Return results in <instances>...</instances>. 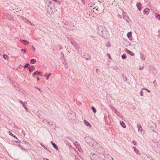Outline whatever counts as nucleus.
<instances>
[{
	"mask_svg": "<svg viewBox=\"0 0 160 160\" xmlns=\"http://www.w3.org/2000/svg\"><path fill=\"white\" fill-rule=\"evenodd\" d=\"M85 140L86 142L93 149L96 150H100L103 149L101 147L100 144H98L95 140L89 137L85 138Z\"/></svg>",
	"mask_w": 160,
	"mask_h": 160,
	"instance_id": "obj_1",
	"label": "nucleus"
},
{
	"mask_svg": "<svg viewBox=\"0 0 160 160\" xmlns=\"http://www.w3.org/2000/svg\"><path fill=\"white\" fill-rule=\"evenodd\" d=\"M49 3L50 4V5L48 6L47 12L49 14L51 15L53 13V10L55 9V7L51 2H49Z\"/></svg>",
	"mask_w": 160,
	"mask_h": 160,
	"instance_id": "obj_2",
	"label": "nucleus"
},
{
	"mask_svg": "<svg viewBox=\"0 0 160 160\" xmlns=\"http://www.w3.org/2000/svg\"><path fill=\"white\" fill-rule=\"evenodd\" d=\"M106 29L105 27L103 26H100L98 27L97 30L98 34L101 35L102 34L103 32Z\"/></svg>",
	"mask_w": 160,
	"mask_h": 160,
	"instance_id": "obj_3",
	"label": "nucleus"
},
{
	"mask_svg": "<svg viewBox=\"0 0 160 160\" xmlns=\"http://www.w3.org/2000/svg\"><path fill=\"white\" fill-rule=\"evenodd\" d=\"M101 35L104 38H109V34L108 32L106 29L103 32L102 34Z\"/></svg>",
	"mask_w": 160,
	"mask_h": 160,
	"instance_id": "obj_4",
	"label": "nucleus"
},
{
	"mask_svg": "<svg viewBox=\"0 0 160 160\" xmlns=\"http://www.w3.org/2000/svg\"><path fill=\"white\" fill-rule=\"evenodd\" d=\"M20 41L21 42L24 44L25 45H28L29 43V42L28 41L25 40H22L20 39Z\"/></svg>",
	"mask_w": 160,
	"mask_h": 160,
	"instance_id": "obj_5",
	"label": "nucleus"
},
{
	"mask_svg": "<svg viewBox=\"0 0 160 160\" xmlns=\"http://www.w3.org/2000/svg\"><path fill=\"white\" fill-rule=\"evenodd\" d=\"M137 127L138 128V131L139 132H142V131H143L142 128L140 125L139 124H137Z\"/></svg>",
	"mask_w": 160,
	"mask_h": 160,
	"instance_id": "obj_6",
	"label": "nucleus"
},
{
	"mask_svg": "<svg viewBox=\"0 0 160 160\" xmlns=\"http://www.w3.org/2000/svg\"><path fill=\"white\" fill-rule=\"evenodd\" d=\"M125 51L127 53L129 54L131 56H133L134 55V54L132 52L130 51L127 48L126 49Z\"/></svg>",
	"mask_w": 160,
	"mask_h": 160,
	"instance_id": "obj_7",
	"label": "nucleus"
},
{
	"mask_svg": "<svg viewBox=\"0 0 160 160\" xmlns=\"http://www.w3.org/2000/svg\"><path fill=\"white\" fill-rule=\"evenodd\" d=\"M136 6L139 10L140 11L141 9V7H142V5L139 2H138Z\"/></svg>",
	"mask_w": 160,
	"mask_h": 160,
	"instance_id": "obj_8",
	"label": "nucleus"
},
{
	"mask_svg": "<svg viewBox=\"0 0 160 160\" xmlns=\"http://www.w3.org/2000/svg\"><path fill=\"white\" fill-rule=\"evenodd\" d=\"M84 122L87 126H88L90 128H91L92 127L91 125L90 124L89 122L87 121L86 120H84Z\"/></svg>",
	"mask_w": 160,
	"mask_h": 160,
	"instance_id": "obj_9",
	"label": "nucleus"
},
{
	"mask_svg": "<svg viewBox=\"0 0 160 160\" xmlns=\"http://www.w3.org/2000/svg\"><path fill=\"white\" fill-rule=\"evenodd\" d=\"M149 9L148 8H146L144 10V13L148 15L149 12Z\"/></svg>",
	"mask_w": 160,
	"mask_h": 160,
	"instance_id": "obj_10",
	"label": "nucleus"
},
{
	"mask_svg": "<svg viewBox=\"0 0 160 160\" xmlns=\"http://www.w3.org/2000/svg\"><path fill=\"white\" fill-rule=\"evenodd\" d=\"M84 58L87 60H90L91 59V56L89 54H87L84 56Z\"/></svg>",
	"mask_w": 160,
	"mask_h": 160,
	"instance_id": "obj_11",
	"label": "nucleus"
},
{
	"mask_svg": "<svg viewBox=\"0 0 160 160\" xmlns=\"http://www.w3.org/2000/svg\"><path fill=\"white\" fill-rule=\"evenodd\" d=\"M120 123L121 125L124 128H126V126L124 123V122L122 121H121L120 122Z\"/></svg>",
	"mask_w": 160,
	"mask_h": 160,
	"instance_id": "obj_12",
	"label": "nucleus"
},
{
	"mask_svg": "<svg viewBox=\"0 0 160 160\" xmlns=\"http://www.w3.org/2000/svg\"><path fill=\"white\" fill-rule=\"evenodd\" d=\"M35 68L34 66L32 65L29 66L28 68V69L29 70V71L30 72H31L33 69H34Z\"/></svg>",
	"mask_w": 160,
	"mask_h": 160,
	"instance_id": "obj_13",
	"label": "nucleus"
},
{
	"mask_svg": "<svg viewBox=\"0 0 160 160\" xmlns=\"http://www.w3.org/2000/svg\"><path fill=\"white\" fill-rule=\"evenodd\" d=\"M155 15L156 18L157 19L160 20V15L158 13H156L155 14Z\"/></svg>",
	"mask_w": 160,
	"mask_h": 160,
	"instance_id": "obj_14",
	"label": "nucleus"
},
{
	"mask_svg": "<svg viewBox=\"0 0 160 160\" xmlns=\"http://www.w3.org/2000/svg\"><path fill=\"white\" fill-rule=\"evenodd\" d=\"M152 124L153 126L151 127L150 128L152 130L154 131L155 129L156 128V126L155 123L152 122Z\"/></svg>",
	"mask_w": 160,
	"mask_h": 160,
	"instance_id": "obj_15",
	"label": "nucleus"
},
{
	"mask_svg": "<svg viewBox=\"0 0 160 160\" xmlns=\"http://www.w3.org/2000/svg\"><path fill=\"white\" fill-rule=\"evenodd\" d=\"M133 148L136 154H138L139 155H140V154L139 153V150L135 147H133Z\"/></svg>",
	"mask_w": 160,
	"mask_h": 160,
	"instance_id": "obj_16",
	"label": "nucleus"
},
{
	"mask_svg": "<svg viewBox=\"0 0 160 160\" xmlns=\"http://www.w3.org/2000/svg\"><path fill=\"white\" fill-rule=\"evenodd\" d=\"M140 58L143 61H144L145 59V57L143 55L142 53H141L140 54Z\"/></svg>",
	"mask_w": 160,
	"mask_h": 160,
	"instance_id": "obj_17",
	"label": "nucleus"
},
{
	"mask_svg": "<svg viewBox=\"0 0 160 160\" xmlns=\"http://www.w3.org/2000/svg\"><path fill=\"white\" fill-rule=\"evenodd\" d=\"M111 109H112V110L113 111H114V112H115L116 114H117V113H118V110H117V109H115L114 108H113V107H112L111 108Z\"/></svg>",
	"mask_w": 160,
	"mask_h": 160,
	"instance_id": "obj_18",
	"label": "nucleus"
},
{
	"mask_svg": "<svg viewBox=\"0 0 160 160\" xmlns=\"http://www.w3.org/2000/svg\"><path fill=\"white\" fill-rule=\"evenodd\" d=\"M40 72L38 71L35 72L33 74H32L33 76H36L37 74H40Z\"/></svg>",
	"mask_w": 160,
	"mask_h": 160,
	"instance_id": "obj_19",
	"label": "nucleus"
},
{
	"mask_svg": "<svg viewBox=\"0 0 160 160\" xmlns=\"http://www.w3.org/2000/svg\"><path fill=\"white\" fill-rule=\"evenodd\" d=\"M127 36L129 38H130L131 37V36H132L131 32H128V33L127 34Z\"/></svg>",
	"mask_w": 160,
	"mask_h": 160,
	"instance_id": "obj_20",
	"label": "nucleus"
},
{
	"mask_svg": "<svg viewBox=\"0 0 160 160\" xmlns=\"http://www.w3.org/2000/svg\"><path fill=\"white\" fill-rule=\"evenodd\" d=\"M52 145L53 147V148L56 149H57V150H58V148L57 147V145L55 143H52Z\"/></svg>",
	"mask_w": 160,
	"mask_h": 160,
	"instance_id": "obj_21",
	"label": "nucleus"
},
{
	"mask_svg": "<svg viewBox=\"0 0 160 160\" xmlns=\"http://www.w3.org/2000/svg\"><path fill=\"white\" fill-rule=\"evenodd\" d=\"M36 60L35 59H33L31 60L30 62L32 64H34L35 62H36Z\"/></svg>",
	"mask_w": 160,
	"mask_h": 160,
	"instance_id": "obj_22",
	"label": "nucleus"
},
{
	"mask_svg": "<svg viewBox=\"0 0 160 160\" xmlns=\"http://www.w3.org/2000/svg\"><path fill=\"white\" fill-rule=\"evenodd\" d=\"M106 160H114L113 158L110 156H108V159Z\"/></svg>",
	"mask_w": 160,
	"mask_h": 160,
	"instance_id": "obj_23",
	"label": "nucleus"
},
{
	"mask_svg": "<svg viewBox=\"0 0 160 160\" xmlns=\"http://www.w3.org/2000/svg\"><path fill=\"white\" fill-rule=\"evenodd\" d=\"M27 102L25 101L23 102V103L22 104L23 107L24 108L26 107V105L27 104Z\"/></svg>",
	"mask_w": 160,
	"mask_h": 160,
	"instance_id": "obj_24",
	"label": "nucleus"
},
{
	"mask_svg": "<svg viewBox=\"0 0 160 160\" xmlns=\"http://www.w3.org/2000/svg\"><path fill=\"white\" fill-rule=\"evenodd\" d=\"M73 46L76 48H78L77 44L75 42L74 43V44H73Z\"/></svg>",
	"mask_w": 160,
	"mask_h": 160,
	"instance_id": "obj_25",
	"label": "nucleus"
},
{
	"mask_svg": "<svg viewBox=\"0 0 160 160\" xmlns=\"http://www.w3.org/2000/svg\"><path fill=\"white\" fill-rule=\"evenodd\" d=\"M106 47H109L110 46V42H108L106 44Z\"/></svg>",
	"mask_w": 160,
	"mask_h": 160,
	"instance_id": "obj_26",
	"label": "nucleus"
},
{
	"mask_svg": "<svg viewBox=\"0 0 160 160\" xmlns=\"http://www.w3.org/2000/svg\"><path fill=\"white\" fill-rule=\"evenodd\" d=\"M122 58L123 59H125L126 58V54H123L122 56Z\"/></svg>",
	"mask_w": 160,
	"mask_h": 160,
	"instance_id": "obj_27",
	"label": "nucleus"
},
{
	"mask_svg": "<svg viewBox=\"0 0 160 160\" xmlns=\"http://www.w3.org/2000/svg\"><path fill=\"white\" fill-rule=\"evenodd\" d=\"M21 52L23 53V54H25L26 51V50H25V49H21Z\"/></svg>",
	"mask_w": 160,
	"mask_h": 160,
	"instance_id": "obj_28",
	"label": "nucleus"
},
{
	"mask_svg": "<svg viewBox=\"0 0 160 160\" xmlns=\"http://www.w3.org/2000/svg\"><path fill=\"white\" fill-rule=\"evenodd\" d=\"M142 90H146L148 92H150V90H149L147 88H143L142 89Z\"/></svg>",
	"mask_w": 160,
	"mask_h": 160,
	"instance_id": "obj_29",
	"label": "nucleus"
},
{
	"mask_svg": "<svg viewBox=\"0 0 160 160\" xmlns=\"http://www.w3.org/2000/svg\"><path fill=\"white\" fill-rule=\"evenodd\" d=\"M92 110L93 112L94 113H96V109L94 107H92Z\"/></svg>",
	"mask_w": 160,
	"mask_h": 160,
	"instance_id": "obj_30",
	"label": "nucleus"
},
{
	"mask_svg": "<svg viewBox=\"0 0 160 160\" xmlns=\"http://www.w3.org/2000/svg\"><path fill=\"white\" fill-rule=\"evenodd\" d=\"M9 133H10L9 134L11 136H13V137L15 138H17V137L15 136V135H13L12 133L10 132H9Z\"/></svg>",
	"mask_w": 160,
	"mask_h": 160,
	"instance_id": "obj_31",
	"label": "nucleus"
},
{
	"mask_svg": "<svg viewBox=\"0 0 160 160\" xmlns=\"http://www.w3.org/2000/svg\"><path fill=\"white\" fill-rule=\"evenodd\" d=\"M3 58L5 59H6L8 58V56L6 54H4L3 56Z\"/></svg>",
	"mask_w": 160,
	"mask_h": 160,
	"instance_id": "obj_32",
	"label": "nucleus"
},
{
	"mask_svg": "<svg viewBox=\"0 0 160 160\" xmlns=\"http://www.w3.org/2000/svg\"><path fill=\"white\" fill-rule=\"evenodd\" d=\"M51 73H49L48 74V76L47 77H46V78L47 80H48L49 79V78L51 76Z\"/></svg>",
	"mask_w": 160,
	"mask_h": 160,
	"instance_id": "obj_33",
	"label": "nucleus"
},
{
	"mask_svg": "<svg viewBox=\"0 0 160 160\" xmlns=\"http://www.w3.org/2000/svg\"><path fill=\"white\" fill-rule=\"evenodd\" d=\"M155 147H158V142H155Z\"/></svg>",
	"mask_w": 160,
	"mask_h": 160,
	"instance_id": "obj_34",
	"label": "nucleus"
},
{
	"mask_svg": "<svg viewBox=\"0 0 160 160\" xmlns=\"http://www.w3.org/2000/svg\"><path fill=\"white\" fill-rule=\"evenodd\" d=\"M29 64H26L23 67V68H25L27 67L29 65Z\"/></svg>",
	"mask_w": 160,
	"mask_h": 160,
	"instance_id": "obj_35",
	"label": "nucleus"
},
{
	"mask_svg": "<svg viewBox=\"0 0 160 160\" xmlns=\"http://www.w3.org/2000/svg\"><path fill=\"white\" fill-rule=\"evenodd\" d=\"M142 90L140 92V94L141 96H143V93L142 92Z\"/></svg>",
	"mask_w": 160,
	"mask_h": 160,
	"instance_id": "obj_36",
	"label": "nucleus"
},
{
	"mask_svg": "<svg viewBox=\"0 0 160 160\" xmlns=\"http://www.w3.org/2000/svg\"><path fill=\"white\" fill-rule=\"evenodd\" d=\"M24 109H25V110H26V111L27 112H28V108L27 107H25L24 108Z\"/></svg>",
	"mask_w": 160,
	"mask_h": 160,
	"instance_id": "obj_37",
	"label": "nucleus"
},
{
	"mask_svg": "<svg viewBox=\"0 0 160 160\" xmlns=\"http://www.w3.org/2000/svg\"><path fill=\"white\" fill-rule=\"evenodd\" d=\"M143 66H140L139 68L140 70H142L143 69Z\"/></svg>",
	"mask_w": 160,
	"mask_h": 160,
	"instance_id": "obj_38",
	"label": "nucleus"
},
{
	"mask_svg": "<svg viewBox=\"0 0 160 160\" xmlns=\"http://www.w3.org/2000/svg\"><path fill=\"white\" fill-rule=\"evenodd\" d=\"M22 17V19L25 20H27V21H28V22H29V21L28 20H27V19L26 18H24L23 17Z\"/></svg>",
	"mask_w": 160,
	"mask_h": 160,
	"instance_id": "obj_39",
	"label": "nucleus"
},
{
	"mask_svg": "<svg viewBox=\"0 0 160 160\" xmlns=\"http://www.w3.org/2000/svg\"><path fill=\"white\" fill-rule=\"evenodd\" d=\"M132 143L133 144L135 145V146H136V142H135V141H133L132 142Z\"/></svg>",
	"mask_w": 160,
	"mask_h": 160,
	"instance_id": "obj_40",
	"label": "nucleus"
},
{
	"mask_svg": "<svg viewBox=\"0 0 160 160\" xmlns=\"http://www.w3.org/2000/svg\"><path fill=\"white\" fill-rule=\"evenodd\" d=\"M4 19L6 20H9V18L6 17V18H4Z\"/></svg>",
	"mask_w": 160,
	"mask_h": 160,
	"instance_id": "obj_41",
	"label": "nucleus"
},
{
	"mask_svg": "<svg viewBox=\"0 0 160 160\" xmlns=\"http://www.w3.org/2000/svg\"><path fill=\"white\" fill-rule=\"evenodd\" d=\"M61 57H64V54H63V53H61Z\"/></svg>",
	"mask_w": 160,
	"mask_h": 160,
	"instance_id": "obj_42",
	"label": "nucleus"
},
{
	"mask_svg": "<svg viewBox=\"0 0 160 160\" xmlns=\"http://www.w3.org/2000/svg\"><path fill=\"white\" fill-rule=\"evenodd\" d=\"M37 89L41 92H42V91L41 89H39V88H37Z\"/></svg>",
	"mask_w": 160,
	"mask_h": 160,
	"instance_id": "obj_43",
	"label": "nucleus"
},
{
	"mask_svg": "<svg viewBox=\"0 0 160 160\" xmlns=\"http://www.w3.org/2000/svg\"><path fill=\"white\" fill-rule=\"evenodd\" d=\"M20 102L21 104H22L23 103V102L21 100H20Z\"/></svg>",
	"mask_w": 160,
	"mask_h": 160,
	"instance_id": "obj_44",
	"label": "nucleus"
},
{
	"mask_svg": "<svg viewBox=\"0 0 160 160\" xmlns=\"http://www.w3.org/2000/svg\"><path fill=\"white\" fill-rule=\"evenodd\" d=\"M44 148L46 150H48V151H50V150H49L47 148H46V147H44Z\"/></svg>",
	"mask_w": 160,
	"mask_h": 160,
	"instance_id": "obj_45",
	"label": "nucleus"
},
{
	"mask_svg": "<svg viewBox=\"0 0 160 160\" xmlns=\"http://www.w3.org/2000/svg\"><path fill=\"white\" fill-rule=\"evenodd\" d=\"M108 56L109 58H110V59H111V56H110V54H108Z\"/></svg>",
	"mask_w": 160,
	"mask_h": 160,
	"instance_id": "obj_46",
	"label": "nucleus"
},
{
	"mask_svg": "<svg viewBox=\"0 0 160 160\" xmlns=\"http://www.w3.org/2000/svg\"><path fill=\"white\" fill-rule=\"evenodd\" d=\"M82 2L83 3V4H85V1H84L83 0H82Z\"/></svg>",
	"mask_w": 160,
	"mask_h": 160,
	"instance_id": "obj_47",
	"label": "nucleus"
},
{
	"mask_svg": "<svg viewBox=\"0 0 160 160\" xmlns=\"http://www.w3.org/2000/svg\"><path fill=\"white\" fill-rule=\"evenodd\" d=\"M32 47L33 48V50L34 51H35V48H34L33 46H32Z\"/></svg>",
	"mask_w": 160,
	"mask_h": 160,
	"instance_id": "obj_48",
	"label": "nucleus"
},
{
	"mask_svg": "<svg viewBox=\"0 0 160 160\" xmlns=\"http://www.w3.org/2000/svg\"><path fill=\"white\" fill-rule=\"evenodd\" d=\"M156 81H154L153 82V83H154V84H156Z\"/></svg>",
	"mask_w": 160,
	"mask_h": 160,
	"instance_id": "obj_49",
	"label": "nucleus"
},
{
	"mask_svg": "<svg viewBox=\"0 0 160 160\" xmlns=\"http://www.w3.org/2000/svg\"><path fill=\"white\" fill-rule=\"evenodd\" d=\"M37 79L38 80H39V78L38 77H37Z\"/></svg>",
	"mask_w": 160,
	"mask_h": 160,
	"instance_id": "obj_50",
	"label": "nucleus"
},
{
	"mask_svg": "<svg viewBox=\"0 0 160 160\" xmlns=\"http://www.w3.org/2000/svg\"><path fill=\"white\" fill-rule=\"evenodd\" d=\"M54 1H55L56 2H57L58 1L57 0H53Z\"/></svg>",
	"mask_w": 160,
	"mask_h": 160,
	"instance_id": "obj_51",
	"label": "nucleus"
},
{
	"mask_svg": "<svg viewBox=\"0 0 160 160\" xmlns=\"http://www.w3.org/2000/svg\"><path fill=\"white\" fill-rule=\"evenodd\" d=\"M126 21L128 23L129 22V21L128 20H126Z\"/></svg>",
	"mask_w": 160,
	"mask_h": 160,
	"instance_id": "obj_52",
	"label": "nucleus"
},
{
	"mask_svg": "<svg viewBox=\"0 0 160 160\" xmlns=\"http://www.w3.org/2000/svg\"><path fill=\"white\" fill-rule=\"evenodd\" d=\"M71 43L73 45V44H74V43H73L72 42H71Z\"/></svg>",
	"mask_w": 160,
	"mask_h": 160,
	"instance_id": "obj_53",
	"label": "nucleus"
},
{
	"mask_svg": "<svg viewBox=\"0 0 160 160\" xmlns=\"http://www.w3.org/2000/svg\"><path fill=\"white\" fill-rule=\"evenodd\" d=\"M42 146L44 148V146L43 145H42Z\"/></svg>",
	"mask_w": 160,
	"mask_h": 160,
	"instance_id": "obj_54",
	"label": "nucleus"
},
{
	"mask_svg": "<svg viewBox=\"0 0 160 160\" xmlns=\"http://www.w3.org/2000/svg\"><path fill=\"white\" fill-rule=\"evenodd\" d=\"M46 75H44V77H46Z\"/></svg>",
	"mask_w": 160,
	"mask_h": 160,
	"instance_id": "obj_55",
	"label": "nucleus"
},
{
	"mask_svg": "<svg viewBox=\"0 0 160 160\" xmlns=\"http://www.w3.org/2000/svg\"><path fill=\"white\" fill-rule=\"evenodd\" d=\"M51 143L52 144V143H53L52 141H51Z\"/></svg>",
	"mask_w": 160,
	"mask_h": 160,
	"instance_id": "obj_56",
	"label": "nucleus"
},
{
	"mask_svg": "<svg viewBox=\"0 0 160 160\" xmlns=\"http://www.w3.org/2000/svg\"><path fill=\"white\" fill-rule=\"evenodd\" d=\"M46 160H49L48 159H47V158H46Z\"/></svg>",
	"mask_w": 160,
	"mask_h": 160,
	"instance_id": "obj_57",
	"label": "nucleus"
},
{
	"mask_svg": "<svg viewBox=\"0 0 160 160\" xmlns=\"http://www.w3.org/2000/svg\"><path fill=\"white\" fill-rule=\"evenodd\" d=\"M62 49V47H61V48H60V49Z\"/></svg>",
	"mask_w": 160,
	"mask_h": 160,
	"instance_id": "obj_58",
	"label": "nucleus"
}]
</instances>
